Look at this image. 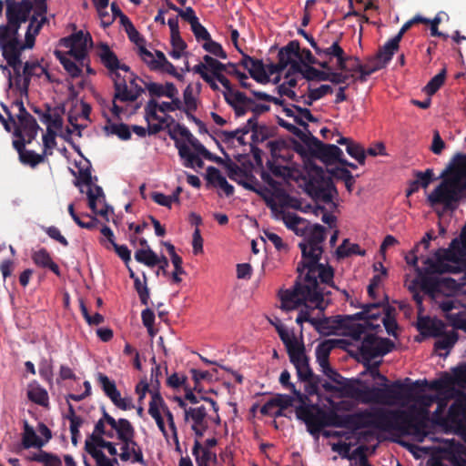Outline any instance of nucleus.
<instances>
[{
	"mask_svg": "<svg viewBox=\"0 0 466 466\" xmlns=\"http://www.w3.org/2000/svg\"><path fill=\"white\" fill-rule=\"evenodd\" d=\"M417 329L421 334L433 338H439L446 332L443 321L440 319H431L429 317L419 318Z\"/></svg>",
	"mask_w": 466,
	"mask_h": 466,
	"instance_id": "19",
	"label": "nucleus"
},
{
	"mask_svg": "<svg viewBox=\"0 0 466 466\" xmlns=\"http://www.w3.org/2000/svg\"><path fill=\"white\" fill-rule=\"evenodd\" d=\"M301 260L298 263L299 273L295 285L290 289H286L280 295L283 307L291 309L304 300L315 303V306L323 309V297L330 294L320 284L339 289L333 282L334 268L329 264L320 263L323 254V247L312 246L299 242Z\"/></svg>",
	"mask_w": 466,
	"mask_h": 466,
	"instance_id": "1",
	"label": "nucleus"
},
{
	"mask_svg": "<svg viewBox=\"0 0 466 466\" xmlns=\"http://www.w3.org/2000/svg\"><path fill=\"white\" fill-rule=\"evenodd\" d=\"M310 142L308 148L309 155L326 165L339 163L340 157H343L342 150L336 145L324 144L317 137H312Z\"/></svg>",
	"mask_w": 466,
	"mask_h": 466,
	"instance_id": "11",
	"label": "nucleus"
},
{
	"mask_svg": "<svg viewBox=\"0 0 466 466\" xmlns=\"http://www.w3.org/2000/svg\"><path fill=\"white\" fill-rule=\"evenodd\" d=\"M96 381L100 385L105 395L109 398L111 401L120 393L116 389L115 381L111 380L106 374L97 372Z\"/></svg>",
	"mask_w": 466,
	"mask_h": 466,
	"instance_id": "32",
	"label": "nucleus"
},
{
	"mask_svg": "<svg viewBox=\"0 0 466 466\" xmlns=\"http://www.w3.org/2000/svg\"><path fill=\"white\" fill-rule=\"evenodd\" d=\"M22 444L25 449H29L32 447L42 448L45 445L43 440H41L35 433L33 427H31L27 421H25L24 424V432L22 437Z\"/></svg>",
	"mask_w": 466,
	"mask_h": 466,
	"instance_id": "29",
	"label": "nucleus"
},
{
	"mask_svg": "<svg viewBox=\"0 0 466 466\" xmlns=\"http://www.w3.org/2000/svg\"><path fill=\"white\" fill-rule=\"evenodd\" d=\"M306 193L316 202L330 205L337 208L333 201L338 195V190L331 177H327L322 167L314 166L309 173V178L305 184Z\"/></svg>",
	"mask_w": 466,
	"mask_h": 466,
	"instance_id": "6",
	"label": "nucleus"
},
{
	"mask_svg": "<svg viewBox=\"0 0 466 466\" xmlns=\"http://www.w3.org/2000/svg\"><path fill=\"white\" fill-rule=\"evenodd\" d=\"M304 235L305 238L301 242L312 246L323 247L322 244L326 239V228L319 224H315L309 228H307Z\"/></svg>",
	"mask_w": 466,
	"mask_h": 466,
	"instance_id": "24",
	"label": "nucleus"
},
{
	"mask_svg": "<svg viewBox=\"0 0 466 466\" xmlns=\"http://www.w3.org/2000/svg\"><path fill=\"white\" fill-rule=\"evenodd\" d=\"M90 444L95 448V450H99L98 448H105L107 450L108 453L112 456L117 454L116 448L115 444L111 441H106L101 436H96V434H90L86 441H85V451H86V445Z\"/></svg>",
	"mask_w": 466,
	"mask_h": 466,
	"instance_id": "34",
	"label": "nucleus"
},
{
	"mask_svg": "<svg viewBox=\"0 0 466 466\" xmlns=\"http://www.w3.org/2000/svg\"><path fill=\"white\" fill-rule=\"evenodd\" d=\"M171 99V102L164 101L161 104H158L154 98L150 99L145 106V118L147 122H149L150 119H157V111L166 113L183 109V104L179 98L174 97Z\"/></svg>",
	"mask_w": 466,
	"mask_h": 466,
	"instance_id": "14",
	"label": "nucleus"
},
{
	"mask_svg": "<svg viewBox=\"0 0 466 466\" xmlns=\"http://www.w3.org/2000/svg\"><path fill=\"white\" fill-rule=\"evenodd\" d=\"M414 400L420 407L412 406L409 410H387L381 408L385 431H400L405 434H411L419 441H422L428 434L427 428L430 420L429 408L438 400L437 396L422 394L416 395Z\"/></svg>",
	"mask_w": 466,
	"mask_h": 466,
	"instance_id": "2",
	"label": "nucleus"
},
{
	"mask_svg": "<svg viewBox=\"0 0 466 466\" xmlns=\"http://www.w3.org/2000/svg\"><path fill=\"white\" fill-rule=\"evenodd\" d=\"M354 60L356 61V67L355 69H372L373 73H375L378 70H380L386 66L383 61L381 59H379L376 56L373 57H370L367 63L361 64L360 59L358 57L354 56Z\"/></svg>",
	"mask_w": 466,
	"mask_h": 466,
	"instance_id": "54",
	"label": "nucleus"
},
{
	"mask_svg": "<svg viewBox=\"0 0 466 466\" xmlns=\"http://www.w3.org/2000/svg\"><path fill=\"white\" fill-rule=\"evenodd\" d=\"M86 452L96 460L97 466H115L114 463H117L116 459H108L101 450H95L90 444L86 445Z\"/></svg>",
	"mask_w": 466,
	"mask_h": 466,
	"instance_id": "47",
	"label": "nucleus"
},
{
	"mask_svg": "<svg viewBox=\"0 0 466 466\" xmlns=\"http://www.w3.org/2000/svg\"><path fill=\"white\" fill-rule=\"evenodd\" d=\"M394 348L395 343L390 339L368 334L364 336L358 350L361 360L371 361L375 358L390 353Z\"/></svg>",
	"mask_w": 466,
	"mask_h": 466,
	"instance_id": "8",
	"label": "nucleus"
},
{
	"mask_svg": "<svg viewBox=\"0 0 466 466\" xmlns=\"http://www.w3.org/2000/svg\"><path fill=\"white\" fill-rule=\"evenodd\" d=\"M203 60L208 64V71L212 74L211 76L215 78L218 74H223L224 70L227 69V65L219 62L218 59L212 57L209 55H205Z\"/></svg>",
	"mask_w": 466,
	"mask_h": 466,
	"instance_id": "55",
	"label": "nucleus"
},
{
	"mask_svg": "<svg viewBox=\"0 0 466 466\" xmlns=\"http://www.w3.org/2000/svg\"><path fill=\"white\" fill-rule=\"evenodd\" d=\"M114 91L113 106L111 111L115 116H119L123 113L124 109L116 104V101L124 103L135 102L145 92V89L137 88V91H132L127 86V81H126L122 83L116 82Z\"/></svg>",
	"mask_w": 466,
	"mask_h": 466,
	"instance_id": "12",
	"label": "nucleus"
},
{
	"mask_svg": "<svg viewBox=\"0 0 466 466\" xmlns=\"http://www.w3.org/2000/svg\"><path fill=\"white\" fill-rule=\"evenodd\" d=\"M23 75L40 77L43 75L48 76V72L38 61H26L24 65Z\"/></svg>",
	"mask_w": 466,
	"mask_h": 466,
	"instance_id": "52",
	"label": "nucleus"
},
{
	"mask_svg": "<svg viewBox=\"0 0 466 466\" xmlns=\"http://www.w3.org/2000/svg\"><path fill=\"white\" fill-rule=\"evenodd\" d=\"M430 275L425 273L419 275L420 277V289L426 294L434 297L440 291L441 282L437 279L430 277Z\"/></svg>",
	"mask_w": 466,
	"mask_h": 466,
	"instance_id": "43",
	"label": "nucleus"
},
{
	"mask_svg": "<svg viewBox=\"0 0 466 466\" xmlns=\"http://www.w3.org/2000/svg\"><path fill=\"white\" fill-rule=\"evenodd\" d=\"M329 71L319 70L311 66H308L303 73V77L308 81L319 80V81H328L329 78Z\"/></svg>",
	"mask_w": 466,
	"mask_h": 466,
	"instance_id": "56",
	"label": "nucleus"
},
{
	"mask_svg": "<svg viewBox=\"0 0 466 466\" xmlns=\"http://www.w3.org/2000/svg\"><path fill=\"white\" fill-rule=\"evenodd\" d=\"M325 415L326 411L315 406L299 405L296 408L297 418L304 421L311 435H318L326 427Z\"/></svg>",
	"mask_w": 466,
	"mask_h": 466,
	"instance_id": "10",
	"label": "nucleus"
},
{
	"mask_svg": "<svg viewBox=\"0 0 466 466\" xmlns=\"http://www.w3.org/2000/svg\"><path fill=\"white\" fill-rule=\"evenodd\" d=\"M134 257L138 263H142L149 268H154L160 263L159 257L150 248V247H147V248L137 249L135 252Z\"/></svg>",
	"mask_w": 466,
	"mask_h": 466,
	"instance_id": "30",
	"label": "nucleus"
},
{
	"mask_svg": "<svg viewBox=\"0 0 466 466\" xmlns=\"http://www.w3.org/2000/svg\"><path fill=\"white\" fill-rule=\"evenodd\" d=\"M299 53V42L298 40H292L289 42L285 46L281 47L278 54V65L271 66V73L275 71L284 70L289 63L292 62L293 57L297 58Z\"/></svg>",
	"mask_w": 466,
	"mask_h": 466,
	"instance_id": "16",
	"label": "nucleus"
},
{
	"mask_svg": "<svg viewBox=\"0 0 466 466\" xmlns=\"http://www.w3.org/2000/svg\"><path fill=\"white\" fill-rule=\"evenodd\" d=\"M440 178L441 182L429 194L427 201L431 208L441 205L443 211H453L466 198V154H455Z\"/></svg>",
	"mask_w": 466,
	"mask_h": 466,
	"instance_id": "3",
	"label": "nucleus"
},
{
	"mask_svg": "<svg viewBox=\"0 0 466 466\" xmlns=\"http://www.w3.org/2000/svg\"><path fill=\"white\" fill-rule=\"evenodd\" d=\"M81 184H84L88 187V190L86 192L87 198H88V206L89 208L94 212L95 214H98L101 217H104L108 220L106 218L109 211L113 212V208L105 203L104 208L101 209L96 208V201L103 199L105 201V194L103 192V189L99 186H95L94 188H92V176L91 171L89 167L86 168H79L78 170V176L76 177V180L75 182V185L79 187Z\"/></svg>",
	"mask_w": 466,
	"mask_h": 466,
	"instance_id": "9",
	"label": "nucleus"
},
{
	"mask_svg": "<svg viewBox=\"0 0 466 466\" xmlns=\"http://www.w3.org/2000/svg\"><path fill=\"white\" fill-rule=\"evenodd\" d=\"M330 174L337 179L342 180L349 192H351L355 183V179L351 172L346 167H335L330 170Z\"/></svg>",
	"mask_w": 466,
	"mask_h": 466,
	"instance_id": "44",
	"label": "nucleus"
},
{
	"mask_svg": "<svg viewBox=\"0 0 466 466\" xmlns=\"http://www.w3.org/2000/svg\"><path fill=\"white\" fill-rule=\"evenodd\" d=\"M297 58L299 59L301 63H308L309 65H318L321 68L325 70H330V66L328 61H319L310 52L309 49L299 48V53L297 56Z\"/></svg>",
	"mask_w": 466,
	"mask_h": 466,
	"instance_id": "46",
	"label": "nucleus"
},
{
	"mask_svg": "<svg viewBox=\"0 0 466 466\" xmlns=\"http://www.w3.org/2000/svg\"><path fill=\"white\" fill-rule=\"evenodd\" d=\"M138 56L149 66L151 70H157V65L154 55L149 50H147L144 45L139 46Z\"/></svg>",
	"mask_w": 466,
	"mask_h": 466,
	"instance_id": "63",
	"label": "nucleus"
},
{
	"mask_svg": "<svg viewBox=\"0 0 466 466\" xmlns=\"http://www.w3.org/2000/svg\"><path fill=\"white\" fill-rule=\"evenodd\" d=\"M177 148L178 150V156L182 160L183 166L187 168H194L195 160L200 155L197 152H193L185 143L177 142Z\"/></svg>",
	"mask_w": 466,
	"mask_h": 466,
	"instance_id": "36",
	"label": "nucleus"
},
{
	"mask_svg": "<svg viewBox=\"0 0 466 466\" xmlns=\"http://www.w3.org/2000/svg\"><path fill=\"white\" fill-rule=\"evenodd\" d=\"M349 398L357 400L364 404H380L381 405V394L380 387H364L359 388L353 384L348 389Z\"/></svg>",
	"mask_w": 466,
	"mask_h": 466,
	"instance_id": "13",
	"label": "nucleus"
},
{
	"mask_svg": "<svg viewBox=\"0 0 466 466\" xmlns=\"http://www.w3.org/2000/svg\"><path fill=\"white\" fill-rule=\"evenodd\" d=\"M27 398L32 402L43 407H47L49 404V397L46 390L39 385L30 387L27 390Z\"/></svg>",
	"mask_w": 466,
	"mask_h": 466,
	"instance_id": "37",
	"label": "nucleus"
},
{
	"mask_svg": "<svg viewBox=\"0 0 466 466\" xmlns=\"http://www.w3.org/2000/svg\"><path fill=\"white\" fill-rule=\"evenodd\" d=\"M207 416L208 410L204 405H200L194 408L189 407L188 410H186V414L184 415V420L187 422L189 420H191L195 424H203L207 423Z\"/></svg>",
	"mask_w": 466,
	"mask_h": 466,
	"instance_id": "41",
	"label": "nucleus"
},
{
	"mask_svg": "<svg viewBox=\"0 0 466 466\" xmlns=\"http://www.w3.org/2000/svg\"><path fill=\"white\" fill-rule=\"evenodd\" d=\"M46 151L44 150L42 154H37L34 150L26 149L18 157L19 161L25 165L35 168L40 163H43L46 159Z\"/></svg>",
	"mask_w": 466,
	"mask_h": 466,
	"instance_id": "40",
	"label": "nucleus"
},
{
	"mask_svg": "<svg viewBox=\"0 0 466 466\" xmlns=\"http://www.w3.org/2000/svg\"><path fill=\"white\" fill-rule=\"evenodd\" d=\"M32 259L36 266L49 268L56 276H60L58 265L52 260L49 252L46 248H42L39 250L35 251L32 254Z\"/></svg>",
	"mask_w": 466,
	"mask_h": 466,
	"instance_id": "23",
	"label": "nucleus"
},
{
	"mask_svg": "<svg viewBox=\"0 0 466 466\" xmlns=\"http://www.w3.org/2000/svg\"><path fill=\"white\" fill-rule=\"evenodd\" d=\"M445 318L454 329L466 332V312L464 310L446 314Z\"/></svg>",
	"mask_w": 466,
	"mask_h": 466,
	"instance_id": "51",
	"label": "nucleus"
},
{
	"mask_svg": "<svg viewBox=\"0 0 466 466\" xmlns=\"http://www.w3.org/2000/svg\"><path fill=\"white\" fill-rule=\"evenodd\" d=\"M106 129L113 135L117 136L121 140H128L131 138L129 126L124 123L111 124Z\"/></svg>",
	"mask_w": 466,
	"mask_h": 466,
	"instance_id": "59",
	"label": "nucleus"
},
{
	"mask_svg": "<svg viewBox=\"0 0 466 466\" xmlns=\"http://www.w3.org/2000/svg\"><path fill=\"white\" fill-rule=\"evenodd\" d=\"M202 47L208 53L212 54L213 56H217V57H219V58H222V59H226L228 57L227 56V53L224 51L222 46L212 40V38H210V40H208L206 41Z\"/></svg>",
	"mask_w": 466,
	"mask_h": 466,
	"instance_id": "60",
	"label": "nucleus"
},
{
	"mask_svg": "<svg viewBox=\"0 0 466 466\" xmlns=\"http://www.w3.org/2000/svg\"><path fill=\"white\" fill-rule=\"evenodd\" d=\"M55 56L72 77H78L81 75L82 69L68 57L67 54L56 50Z\"/></svg>",
	"mask_w": 466,
	"mask_h": 466,
	"instance_id": "39",
	"label": "nucleus"
},
{
	"mask_svg": "<svg viewBox=\"0 0 466 466\" xmlns=\"http://www.w3.org/2000/svg\"><path fill=\"white\" fill-rule=\"evenodd\" d=\"M185 400H188L191 404H198L200 400H202L208 402L215 412H218L219 407L213 399L204 396L198 397L193 393L192 390L187 387L185 388Z\"/></svg>",
	"mask_w": 466,
	"mask_h": 466,
	"instance_id": "58",
	"label": "nucleus"
},
{
	"mask_svg": "<svg viewBox=\"0 0 466 466\" xmlns=\"http://www.w3.org/2000/svg\"><path fill=\"white\" fill-rule=\"evenodd\" d=\"M446 78V68H442L440 73L434 76L426 85L424 90L425 92L432 96L434 95L441 86L444 84Z\"/></svg>",
	"mask_w": 466,
	"mask_h": 466,
	"instance_id": "48",
	"label": "nucleus"
},
{
	"mask_svg": "<svg viewBox=\"0 0 466 466\" xmlns=\"http://www.w3.org/2000/svg\"><path fill=\"white\" fill-rule=\"evenodd\" d=\"M143 281L140 279L134 281V289L138 294L142 305L147 306L149 302V289L147 287V277L145 272L142 273Z\"/></svg>",
	"mask_w": 466,
	"mask_h": 466,
	"instance_id": "45",
	"label": "nucleus"
},
{
	"mask_svg": "<svg viewBox=\"0 0 466 466\" xmlns=\"http://www.w3.org/2000/svg\"><path fill=\"white\" fill-rule=\"evenodd\" d=\"M380 303H368L365 305H361L362 310L360 312H357L353 315H346L342 316L343 323H346L347 326L350 324L352 320H365V324L367 325V315L370 312L369 309L370 308H377L380 306Z\"/></svg>",
	"mask_w": 466,
	"mask_h": 466,
	"instance_id": "50",
	"label": "nucleus"
},
{
	"mask_svg": "<svg viewBox=\"0 0 466 466\" xmlns=\"http://www.w3.org/2000/svg\"><path fill=\"white\" fill-rule=\"evenodd\" d=\"M346 151L351 157L355 158L359 164H365L366 151L359 143L354 141L353 143H349L348 147H346Z\"/></svg>",
	"mask_w": 466,
	"mask_h": 466,
	"instance_id": "53",
	"label": "nucleus"
},
{
	"mask_svg": "<svg viewBox=\"0 0 466 466\" xmlns=\"http://www.w3.org/2000/svg\"><path fill=\"white\" fill-rule=\"evenodd\" d=\"M66 46H75V47H83L87 48V45L92 46V37L86 33L84 34L83 31H78L75 34H72L67 38L63 39Z\"/></svg>",
	"mask_w": 466,
	"mask_h": 466,
	"instance_id": "35",
	"label": "nucleus"
},
{
	"mask_svg": "<svg viewBox=\"0 0 466 466\" xmlns=\"http://www.w3.org/2000/svg\"><path fill=\"white\" fill-rule=\"evenodd\" d=\"M325 421L326 426L345 428L352 432L366 428H375L385 431L380 407L365 409L351 414H339L336 411L326 412Z\"/></svg>",
	"mask_w": 466,
	"mask_h": 466,
	"instance_id": "5",
	"label": "nucleus"
},
{
	"mask_svg": "<svg viewBox=\"0 0 466 466\" xmlns=\"http://www.w3.org/2000/svg\"><path fill=\"white\" fill-rule=\"evenodd\" d=\"M416 181L420 187L426 188L435 178L431 168L426 169L424 172L418 171L415 173Z\"/></svg>",
	"mask_w": 466,
	"mask_h": 466,
	"instance_id": "64",
	"label": "nucleus"
},
{
	"mask_svg": "<svg viewBox=\"0 0 466 466\" xmlns=\"http://www.w3.org/2000/svg\"><path fill=\"white\" fill-rule=\"evenodd\" d=\"M2 107H3L4 111H5V113L8 116V120L14 126H15V128L19 127L22 130V133L25 132V131H30V130H33V129H40V127L37 124L35 118L30 113L25 115V116H16V117L18 119V122H19V126H16L15 120L12 113L8 109V107L6 106H4V105H2Z\"/></svg>",
	"mask_w": 466,
	"mask_h": 466,
	"instance_id": "22",
	"label": "nucleus"
},
{
	"mask_svg": "<svg viewBox=\"0 0 466 466\" xmlns=\"http://www.w3.org/2000/svg\"><path fill=\"white\" fill-rule=\"evenodd\" d=\"M192 454L195 457L197 466H208L211 460L216 461L217 456L208 448H204L198 440H196L192 448Z\"/></svg>",
	"mask_w": 466,
	"mask_h": 466,
	"instance_id": "28",
	"label": "nucleus"
},
{
	"mask_svg": "<svg viewBox=\"0 0 466 466\" xmlns=\"http://www.w3.org/2000/svg\"><path fill=\"white\" fill-rule=\"evenodd\" d=\"M206 178L212 186L221 188L227 197H230L234 194V187L227 181L218 168L212 166L208 167L207 168Z\"/></svg>",
	"mask_w": 466,
	"mask_h": 466,
	"instance_id": "20",
	"label": "nucleus"
},
{
	"mask_svg": "<svg viewBox=\"0 0 466 466\" xmlns=\"http://www.w3.org/2000/svg\"><path fill=\"white\" fill-rule=\"evenodd\" d=\"M250 76L259 84H267L269 82V76L265 70L262 60L255 58L248 69Z\"/></svg>",
	"mask_w": 466,
	"mask_h": 466,
	"instance_id": "31",
	"label": "nucleus"
},
{
	"mask_svg": "<svg viewBox=\"0 0 466 466\" xmlns=\"http://www.w3.org/2000/svg\"><path fill=\"white\" fill-rule=\"evenodd\" d=\"M316 54L319 56H326L329 57H337L340 55H344V50L339 45V41H335L329 47L321 48L318 46V50H315Z\"/></svg>",
	"mask_w": 466,
	"mask_h": 466,
	"instance_id": "61",
	"label": "nucleus"
},
{
	"mask_svg": "<svg viewBox=\"0 0 466 466\" xmlns=\"http://www.w3.org/2000/svg\"><path fill=\"white\" fill-rule=\"evenodd\" d=\"M283 222L285 226L293 230L297 235H303L305 234V231L307 229V226H305L303 228H299V225L306 224V220L299 217L298 215L294 213H286L282 217Z\"/></svg>",
	"mask_w": 466,
	"mask_h": 466,
	"instance_id": "38",
	"label": "nucleus"
},
{
	"mask_svg": "<svg viewBox=\"0 0 466 466\" xmlns=\"http://www.w3.org/2000/svg\"><path fill=\"white\" fill-rule=\"evenodd\" d=\"M459 339V335L455 330L446 331L443 335L440 336L438 339L434 343V350L439 353L440 356L442 355L441 350H445V355H448L450 350L453 348L454 344L457 342Z\"/></svg>",
	"mask_w": 466,
	"mask_h": 466,
	"instance_id": "27",
	"label": "nucleus"
},
{
	"mask_svg": "<svg viewBox=\"0 0 466 466\" xmlns=\"http://www.w3.org/2000/svg\"><path fill=\"white\" fill-rule=\"evenodd\" d=\"M322 372L334 383L338 385L353 384V381H350L342 377L336 370L330 367V365L322 369Z\"/></svg>",
	"mask_w": 466,
	"mask_h": 466,
	"instance_id": "62",
	"label": "nucleus"
},
{
	"mask_svg": "<svg viewBox=\"0 0 466 466\" xmlns=\"http://www.w3.org/2000/svg\"><path fill=\"white\" fill-rule=\"evenodd\" d=\"M322 305L324 306V309H321L318 307L315 306V303H312L309 300H304L302 301L299 305H298L296 308H294V309H299V307L301 306H304L299 312L297 318H296V322L297 324L299 325H302L303 322H309L312 325V321H314L316 319V318H312L311 317V310L315 309H318L321 311H323L326 307H327V304H324V301L322 302ZM281 308L285 310H289L288 309L284 308L283 307V304L281 303ZM290 310H293V309H291Z\"/></svg>",
	"mask_w": 466,
	"mask_h": 466,
	"instance_id": "25",
	"label": "nucleus"
},
{
	"mask_svg": "<svg viewBox=\"0 0 466 466\" xmlns=\"http://www.w3.org/2000/svg\"><path fill=\"white\" fill-rule=\"evenodd\" d=\"M400 42L395 38H391L387 41L381 47L379 48L375 55L379 59L384 62L387 66L388 63L392 59L394 53L399 49Z\"/></svg>",
	"mask_w": 466,
	"mask_h": 466,
	"instance_id": "33",
	"label": "nucleus"
},
{
	"mask_svg": "<svg viewBox=\"0 0 466 466\" xmlns=\"http://www.w3.org/2000/svg\"><path fill=\"white\" fill-rule=\"evenodd\" d=\"M97 56L103 66L112 71L117 69L119 59L116 55L110 49L107 44L100 43L97 46Z\"/></svg>",
	"mask_w": 466,
	"mask_h": 466,
	"instance_id": "21",
	"label": "nucleus"
},
{
	"mask_svg": "<svg viewBox=\"0 0 466 466\" xmlns=\"http://www.w3.org/2000/svg\"><path fill=\"white\" fill-rule=\"evenodd\" d=\"M421 386L420 381H411L406 378L404 381L397 380L391 383H383L380 388L381 405L394 406L405 401H410L413 398V392L416 387Z\"/></svg>",
	"mask_w": 466,
	"mask_h": 466,
	"instance_id": "7",
	"label": "nucleus"
},
{
	"mask_svg": "<svg viewBox=\"0 0 466 466\" xmlns=\"http://www.w3.org/2000/svg\"><path fill=\"white\" fill-rule=\"evenodd\" d=\"M111 428L116 431L117 439L122 442L134 441L136 431L128 420L123 418L118 419L116 420L115 427Z\"/></svg>",
	"mask_w": 466,
	"mask_h": 466,
	"instance_id": "26",
	"label": "nucleus"
},
{
	"mask_svg": "<svg viewBox=\"0 0 466 466\" xmlns=\"http://www.w3.org/2000/svg\"><path fill=\"white\" fill-rule=\"evenodd\" d=\"M347 344L345 339H326L316 348V359L321 369L329 365V354L334 348H344Z\"/></svg>",
	"mask_w": 466,
	"mask_h": 466,
	"instance_id": "18",
	"label": "nucleus"
},
{
	"mask_svg": "<svg viewBox=\"0 0 466 466\" xmlns=\"http://www.w3.org/2000/svg\"><path fill=\"white\" fill-rule=\"evenodd\" d=\"M149 394L151 395V400L149 402L148 409L153 408L155 410L163 411L166 408H168L163 397L161 396L160 389H157V386L156 388H151Z\"/></svg>",
	"mask_w": 466,
	"mask_h": 466,
	"instance_id": "57",
	"label": "nucleus"
},
{
	"mask_svg": "<svg viewBox=\"0 0 466 466\" xmlns=\"http://www.w3.org/2000/svg\"><path fill=\"white\" fill-rule=\"evenodd\" d=\"M224 99L228 105L229 102L233 103L235 106L254 104L253 99L248 97L245 93L238 90H232L229 94H224Z\"/></svg>",
	"mask_w": 466,
	"mask_h": 466,
	"instance_id": "49",
	"label": "nucleus"
},
{
	"mask_svg": "<svg viewBox=\"0 0 466 466\" xmlns=\"http://www.w3.org/2000/svg\"><path fill=\"white\" fill-rule=\"evenodd\" d=\"M286 349L289 360L295 367L298 366V364L302 363L304 360H309L305 354V347L303 343L296 341Z\"/></svg>",
	"mask_w": 466,
	"mask_h": 466,
	"instance_id": "42",
	"label": "nucleus"
},
{
	"mask_svg": "<svg viewBox=\"0 0 466 466\" xmlns=\"http://www.w3.org/2000/svg\"><path fill=\"white\" fill-rule=\"evenodd\" d=\"M343 320L340 315L334 318L324 317L312 321V326L319 334L329 336L335 334L337 329L347 327V324L343 323Z\"/></svg>",
	"mask_w": 466,
	"mask_h": 466,
	"instance_id": "17",
	"label": "nucleus"
},
{
	"mask_svg": "<svg viewBox=\"0 0 466 466\" xmlns=\"http://www.w3.org/2000/svg\"><path fill=\"white\" fill-rule=\"evenodd\" d=\"M33 10V3L30 0H22L20 2H9L7 0L6 19L16 21L17 23H25Z\"/></svg>",
	"mask_w": 466,
	"mask_h": 466,
	"instance_id": "15",
	"label": "nucleus"
},
{
	"mask_svg": "<svg viewBox=\"0 0 466 466\" xmlns=\"http://www.w3.org/2000/svg\"><path fill=\"white\" fill-rule=\"evenodd\" d=\"M418 252L419 245H415L405 257L407 264L414 267L418 275L456 273L458 267L452 266L450 262H458L463 255V250L460 248V241L454 238L449 248H439L435 251L434 258H426L423 260L425 267L421 268L418 266Z\"/></svg>",
	"mask_w": 466,
	"mask_h": 466,
	"instance_id": "4",
	"label": "nucleus"
}]
</instances>
